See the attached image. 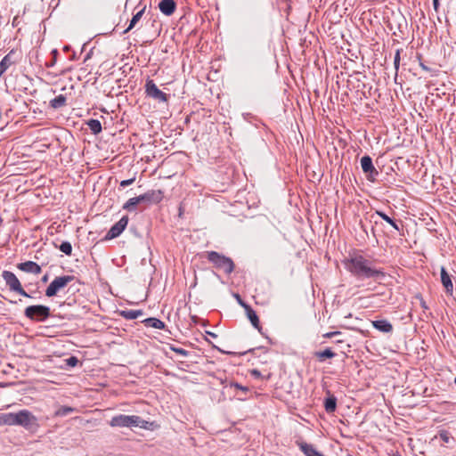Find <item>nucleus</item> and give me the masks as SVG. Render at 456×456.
<instances>
[{
  "mask_svg": "<svg viewBox=\"0 0 456 456\" xmlns=\"http://www.w3.org/2000/svg\"><path fill=\"white\" fill-rule=\"evenodd\" d=\"M16 412L3 413L0 415V426H15Z\"/></svg>",
  "mask_w": 456,
  "mask_h": 456,
  "instance_id": "21",
  "label": "nucleus"
},
{
  "mask_svg": "<svg viewBox=\"0 0 456 456\" xmlns=\"http://www.w3.org/2000/svg\"><path fill=\"white\" fill-rule=\"evenodd\" d=\"M315 357L320 361L323 362L326 359H331L336 356V353L330 348H326L322 351H317L314 353Z\"/></svg>",
  "mask_w": 456,
  "mask_h": 456,
  "instance_id": "24",
  "label": "nucleus"
},
{
  "mask_svg": "<svg viewBox=\"0 0 456 456\" xmlns=\"http://www.w3.org/2000/svg\"><path fill=\"white\" fill-rule=\"evenodd\" d=\"M141 204L137 197H134L129 199L124 205L123 209L128 212H133L136 210V207Z\"/></svg>",
  "mask_w": 456,
  "mask_h": 456,
  "instance_id": "25",
  "label": "nucleus"
},
{
  "mask_svg": "<svg viewBox=\"0 0 456 456\" xmlns=\"http://www.w3.org/2000/svg\"><path fill=\"white\" fill-rule=\"evenodd\" d=\"M372 326L383 333H391L393 331V325L385 319L372 321Z\"/></svg>",
  "mask_w": 456,
  "mask_h": 456,
  "instance_id": "17",
  "label": "nucleus"
},
{
  "mask_svg": "<svg viewBox=\"0 0 456 456\" xmlns=\"http://www.w3.org/2000/svg\"><path fill=\"white\" fill-rule=\"evenodd\" d=\"M128 220L129 219L127 216H122L118 222L110 227V229L106 233L104 240H109L118 237L126 229L128 224Z\"/></svg>",
  "mask_w": 456,
  "mask_h": 456,
  "instance_id": "10",
  "label": "nucleus"
},
{
  "mask_svg": "<svg viewBox=\"0 0 456 456\" xmlns=\"http://www.w3.org/2000/svg\"><path fill=\"white\" fill-rule=\"evenodd\" d=\"M118 315L123 317L126 320H134L138 318L139 316H142L143 314L142 310H134V309H126V310H120L118 312Z\"/></svg>",
  "mask_w": 456,
  "mask_h": 456,
  "instance_id": "18",
  "label": "nucleus"
},
{
  "mask_svg": "<svg viewBox=\"0 0 456 456\" xmlns=\"http://www.w3.org/2000/svg\"><path fill=\"white\" fill-rule=\"evenodd\" d=\"M403 52V49H397L395 51V57H394V67H395V76H397V72H398V69H399V66H400V55H401V53Z\"/></svg>",
  "mask_w": 456,
  "mask_h": 456,
  "instance_id": "30",
  "label": "nucleus"
},
{
  "mask_svg": "<svg viewBox=\"0 0 456 456\" xmlns=\"http://www.w3.org/2000/svg\"><path fill=\"white\" fill-rule=\"evenodd\" d=\"M66 102L67 97L63 94H59L50 101L49 106L54 110H58L64 107L66 105Z\"/></svg>",
  "mask_w": 456,
  "mask_h": 456,
  "instance_id": "22",
  "label": "nucleus"
},
{
  "mask_svg": "<svg viewBox=\"0 0 456 456\" xmlns=\"http://www.w3.org/2000/svg\"><path fill=\"white\" fill-rule=\"evenodd\" d=\"M235 297H236V299H237L238 303H239V304H240V305H241L245 310H246V307H249V306H250L249 305H248L246 302H244V301L241 299V297H240V296L239 294H236V295H235Z\"/></svg>",
  "mask_w": 456,
  "mask_h": 456,
  "instance_id": "38",
  "label": "nucleus"
},
{
  "mask_svg": "<svg viewBox=\"0 0 456 456\" xmlns=\"http://www.w3.org/2000/svg\"><path fill=\"white\" fill-rule=\"evenodd\" d=\"M347 456H352V455H347Z\"/></svg>",
  "mask_w": 456,
  "mask_h": 456,
  "instance_id": "51",
  "label": "nucleus"
},
{
  "mask_svg": "<svg viewBox=\"0 0 456 456\" xmlns=\"http://www.w3.org/2000/svg\"><path fill=\"white\" fill-rule=\"evenodd\" d=\"M135 178L126 179L120 182V186L125 188L128 185H131L134 182Z\"/></svg>",
  "mask_w": 456,
  "mask_h": 456,
  "instance_id": "37",
  "label": "nucleus"
},
{
  "mask_svg": "<svg viewBox=\"0 0 456 456\" xmlns=\"http://www.w3.org/2000/svg\"><path fill=\"white\" fill-rule=\"evenodd\" d=\"M163 197L164 195L161 190H151L143 194L139 195L138 199L141 204L144 203L150 205L159 203Z\"/></svg>",
  "mask_w": 456,
  "mask_h": 456,
  "instance_id": "11",
  "label": "nucleus"
},
{
  "mask_svg": "<svg viewBox=\"0 0 456 456\" xmlns=\"http://www.w3.org/2000/svg\"><path fill=\"white\" fill-rule=\"evenodd\" d=\"M257 349H265V347L264 346H259V347H256V348H252V349L248 350V353H254Z\"/></svg>",
  "mask_w": 456,
  "mask_h": 456,
  "instance_id": "43",
  "label": "nucleus"
},
{
  "mask_svg": "<svg viewBox=\"0 0 456 456\" xmlns=\"http://www.w3.org/2000/svg\"><path fill=\"white\" fill-rule=\"evenodd\" d=\"M324 408L328 413H332L337 409V398L330 395L324 400Z\"/></svg>",
  "mask_w": 456,
  "mask_h": 456,
  "instance_id": "23",
  "label": "nucleus"
},
{
  "mask_svg": "<svg viewBox=\"0 0 456 456\" xmlns=\"http://www.w3.org/2000/svg\"><path fill=\"white\" fill-rule=\"evenodd\" d=\"M416 298L419 300L420 306L424 310L428 309V306L427 305L426 301L424 300L423 297L420 294H417Z\"/></svg>",
  "mask_w": 456,
  "mask_h": 456,
  "instance_id": "36",
  "label": "nucleus"
},
{
  "mask_svg": "<svg viewBox=\"0 0 456 456\" xmlns=\"http://www.w3.org/2000/svg\"><path fill=\"white\" fill-rule=\"evenodd\" d=\"M419 66H420V68H421L423 70H425V71H430V70H431V69H430L429 67L426 66V65L421 61V60H420V59H419Z\"/></svg>",
  "mask_w": 456,
  "mask_h": 456,
  "instance_id": "41",
  "label": "nucleus"
},
{
  "mask_svg": "<svg viewBox=\"0 0 456 456\" xmlns=\"http://www.w3.org/2000/svg\"><path fill=\"white\" fill-rule=\"evenodd\" d=\"M90 58V53L86 54L85 61Z\"/></svg>",
  "mask_w": 456,
  "mask_h": 456,
  "instance_id": "49",
  "label": "nucleus"
},
{
  "mask_svg": "<svg viewBox=\"0 0 456 456\" xmlns=\"http://www.w3.org/2000/svg\"><path fill=\"white\" fill-rule=\"evenodd\" d=\"M86 124L94 134H98L102 132V124L98 119L91 118Z\"/></svg>",
  "mask_w": 456,
  "mask_h": 456,
  "instance_id": "26",
  "label": "nucleus"
},
{
  "mask_svg": "<svg viewBox=\"0 0 456 456\" xmlns=\"http://www.w3.org/2000/svg\"><path fill=\"white\" fill-rule=\"evenodd\" d=\"M183 215V208L182 206L179 207V216H182Z\"/></svg>",
  "mask_w": 456,
  "mask_h": 456,
  "instance_id": "46",
  "label": "nucleus"
},
{
  "mask_svg": "<svg viewBox=\"0 0 456 456\" xmlns=\"http://www.w3.org/2000/svg\"><path fill=\"white\" fill-rule=\"evenodd\" d=\"M75 411V408L73 407H70V406H67V405H63V406H61L55 412H54V416L55 417H65L72 412Z\"/></svg>",
  "mask_w": 456,
  "mask_h": 456,
  "instance_id": "27",
  "label": "nucleus"
},
{
  "mask_svg": "<svg viewBox=\"0 0 456 456\" xmlns=\"http://www.w3.org/2000/svg\"><path fill=\"white\" fill-rule=\"evenodd\" d=\"M146 327H151L159 330H164L166 328V324L161 320L155 317H149L142 321Z\"/></svg>",
  "mask_w": 456,
  "mask_h": 456,
  "instance_id": "20",
  "label": "nucleus"
},
{
  "mask_svg": "<svg viewBox=\"0 0 456 456\" xmlns=\"http://www.w3.org/2000/svg\"><path fill=\"white\" fill-rule=\"evenodd\" d=\"M2 278L5 281L6 285L9 287L11 291H14L19 295L32 298V296L29 295L21 286L20 280L17 276L11 271H4L2 273Z\"/></svg>",
  "mask_w": 456,
  "mask_h": 456,
  "instance_id": "6",
  "label": "nucleus"
},
{
  "mask_svg": "<svg viewBox=\"0 0 456 456\" xmlns=\"http://www.w3.org/2000/svg\"><path fill=\"white\" fill-rule=\"evenodd\" d=\"M75 279L73 275L58 276L49 284L45 289V296L53 297L63 289L70 281Z\"/></svg>",
  "mask_w": 456,
  "mask_h": 456,
  "instance_id": "7",
  "label": "nucleus"
},
{
  "mask_svg": "<svg viewBox=\"0 0 456 456\" xmlns=\"http://www.w3.org/2000/svg\"><path fill=\"white\" fill-rule=\"evenodd\" d=\"M361 167L366 178L370 182H375L379 175V171L373 165L372 159L369 155H364L361 159Z\"/></svg>",
  "mask_w": 456,
  "mask_h": 456,
  "instance_id": "9",
  "label": "nucleus"
},
{
  "mask_svg": "<svg viewBox=\"0 0 456 456\" xmlns=\"http://www.w3.org/2000/svg\"><path fill=\"white\" fill-rule=\"evenodd\" d=\"M48 281V274H45L42 277V281L46 282Z\"/></svg>",
  "mask_w": 456,
  "mask_h": 456,
  "instance_id": "45",
  "label": "nucleus"
},
{
  "mask_svg": "<svg viewBox=\"0 0 456 456\" xmlns=\"http://www.w3.org/2000/svg\"><path fill=\"white\" fill-rule=\"evenodd\" d=\"M398 30H399L400 33H403V31H402V24L401 23L398 24Z\"/></svg>",
  "mask_w": 456,
  "mask_h": 456,
  "instance_id": "48",
  "label": "nucleus"
},
{
  "mask_svg": "<svg viewBox=\"0 0 456 456\" xmlns=\"http://www.w3.org/2000/svg\"><path fill=\"white\" fill-rule=\"evenodd\" d=\"M230 387H234L236 389H239V390H240V391H242L244 393H247L248 391V387H244V386H242V385H240V384H239L237 382H233V381L230 383Z\"/></svg>",
  "mask_w": 456,
  "mask_h": 456,
  "instance_id": "35",
  "label": "nucleus"
},
{
  "mask_svg": "<svg viewBox=\"0 0 456 456\" xmlns=\"http://www.w3.org/2000/svg\"><path fill=\"white\" fill-rule=\"evenodd\" d=\"M145 94L147 97L152 98L159 102H167L169 95L158 88L152 79H148L145 83Z\"/></svg>",
  "mask_w": 456,
  "mask_h": 456,
  "instance_id": "8",
  "label": "nucleus"
},
{
  "mask_svg": "<svg viewBox=\"0 0 456 456\" xmlns=\"http://www.w3.org/2000/svg\"><path fill=\"white\" fill-rule=\"evenodd\" d=\"M441 282L444 287L446 293L452 294L453 285L451 275L447 273L444 266L441 267Z\"/></svg>",
  "mask_w": 456,
  "mask_h": 456,
  "instance_id": "15",
  "label": "nucleus"
},
{
  "mask_svg": "<svg viewBox=\"0 0 456 456\" xmlns=\"http://www.w3.org/2000/svg\"><path fill=\"white\" fill-rule=\"evenodd\" d=\"M159 11L166 16L172 15L176 9L175 0H161L159 4Z\"/></svg>",
  "mask_w": 456,
  "mask_h": 456,
  "instance_id": "14",
  "label": "nucleus"
},
{
  "mask_svg": "<svg viewBox=\"0 0 456 456\" xmlns=\"http://www.w3.org/2000/svg\"><path fill=\"white\" fill-rule=\"evenodd\" d=\"M346 269L357 280L372 279L373 281H381L387 274L382 268H377L373 261L366 258L361 254L350 256L344 261Z\"/></svg>",
  "mask_w": 456,
  "mask_h": 456,
  "instance_id": "1",
  "label": "nucleus"
},
{
  "mask_svg": "<svg viewBox=\"0 0 456 456\" xmlns=\"http://www.w3.org/2000/svg\"><path fill=\"white\" fill-rule=\"evenodd\" d=\"M454 383H455V385H456V376H455V379H454Z\"/></svg>",
  "mask_w": 456,
  "mask_h": 456,
  "instance_id": "50",
  "label": "nucleus"
},
{
  "mask_svg": "<svg viewBox=\"0 0 456 456\" xmlns=\"http://www.w3.org/2000/svg\"><path fill=\"white\" fill-rule=\"evenodd\" d=\"M340 334V331H330V332H328V333H325L323 335L324 338H331L337 335H339Z\"/></svg>",
  "mask_w": 456,
  "mask_h": 456,
  "instance_id": "39",
  "label": "nucleus"
},
{
  "mask_svg": "<svg viewBox=\"0 0 456 456\" xmlns=\"http://www.w3.org/2000/svg\"><path fill=\"white\" fill-rule=\"evenodd\" d=\"M66 364L69 367H76L77 363L79 362L77 357L76 356H70L68 359L65 360Z\"/></svg>",
  "mask_w": 456,
  "mask_h": 456,
  "instance_id": "34",
  "label": "nucleus"
},
{
  "mask_svg": "<svg viewBox=\"0 0 456 456\" xmlns=\"http://www.w3.org/2000/svg\"><path fill=\"white\" fill-rule=\"evenodd\" d=\"M433 6L436 12L439 9V0H433Z\"/></svg>",
  "mask_w": 456,
  "mask_h": 456,
  "instance_id": "42",
  "label": "nucleus"
},
{
  "mask_svg": "<svg viewBox=\"0 0 456 456\" xmlns=\"http://www.w3.org/2000/svg\"><path fill=\"white\" fill-rule=\"evenodd\" d=\"M17 267L25 273L39 274L42 272L41 266L33 261H26L17 265Z\"/></svg>",
  "mask_w": 456,
  "mask_h": 456,
  "instance_id": "13",
  "label": "nucleus"
},
{
  "mask_svg": "<svg viewBox=\"0 0 456 456\" xmlns=\"http://www.w3.org/2000/svg\"><path fill=\"white\" fill-rule=\"evenodd\" d=\"M24 315L30 321L43 322L51 316V310L45 305H33L26 307Z\"/></svg>",
  "mask_w": 456,
  "mask_h": 456,
  "instance_id": "5",
  "label": "nucleus"
},
{
  "mask_svg": "<svg viewBox=\"0 0 456 456\" xmlns=\"http://www.w3.org/2000/svg\"><path fill=\"white\" fill-rule=\"evenodd\" d=\"M58 248L64 253L67 256H71L72 254V246L69 241H62L59 246Z\"/></svg>",
  "mask_w": 456,
  "mask_h": 456,
  "instance_id": "29",
  "label": "nucleus"
},
{
  "mask_svg": "<svg viewBox=\"0 0 456 456\" xmlns=\"http://www.w3.org/2000/svg\"><path fill=\"white\" fill-rule=\"evenodd\" d=\"M170 349L178 354H181L183 356H188L189 355V352L183 348H181V347H176V346H170Z\"/></svg>",
  "mask_w": 456,
  "mask_h": 456,
  "instance_id": "32",
  "label": "nucleus"
},
{
  "mask_svg": "<svg viewBox=\"0 0 456 456\" xmlns=\"http://www.w3.org/2000/svg\"><path fill=\"white\" fill-rule=\"evenodd\" d=\"M16 51L11 50L0 61V77L5 73V71L13 64L17 62L15 59Z\"/></svg>",
  "mask_w": 456,
  "mask_h": 456,
  "instance_id": "12",
  "label": "nucleus"
},
{
  "mask_svg": "<svg viewBox=\"0 0 456 456\" xmlns=\"http://www.w3.org/2000/svg\"><path fill=\"white\" fill-rule=\"evenodd\" d=\"M51 54L53 56L52 61L49 63L45 64L46 67H48V68L54 66V64L56 63L57 56L59 54L58 50L57 49L52 50Z\"/></svg>",
  "mask_w": 456,
  "mask_h": 456,
  "instance_id": "33",
  "label": "nucleus"
},
{
  "mask_svg": "<svg viewBox=\"0 0 456 456\" xmlns=\"http://www.w3.org/2000/svg\"><path fill=\"white\" fill-rule=\"evenodd\" d=\"M207 259L217 269H223L226 274H231L234 271V263L231 257H228L216 251H208Z\"/></svg>",
  "mask_w": 456,
  "mask_h": 456,
  "instance_id": "4",
  "label": "nucleus"
},
{
  "mask_svg": "<svg viewBox=\"0 0 456 456\" xmlns=\"http://www.w3.org/2000/svg\"><path fill=\"white\" fill-rule=\"evenodd\" d=\"M206 333H207L208 336L212 337V338H216V337H217V335H216V334H215L214 332H211V331H207Z\"/></svg>",
  "mask_w": 456,
  "mask_h": 456,
  "instance_id": "44",
  "label": "nucleus"
},
{
  "mask_svg": "<svg viewBox=\"0 0 456 456\" xmlns=\"http://www.w3.org/2000/svg\"><path fill=\"white\" fill-rule=\"evenodd\" d=\"M113 428H141L147 430H153L154 422L142 419L137 415L118 414L111 418L109 422Z\"/></svg>",
  "mask_w": 456,
  "mask_h": 456,
  "instance_id": "2",
  "label": "nucleus"
},
{
  "mask_svg": "<svg viewBox=\"0 0 456 456\" xmlns=\"http://www.w3.org/2000/svg\"><path fill=\"white\" fill-rule=\"evenodd\" d=\"M145 10L146 5L144 4L141 10H139L135 14L133 15L132 19L130 20L128 27L123 31V34L129 32L135 27L137 22L142 19Z\"/></svg>",
  "mask_w": 456,
  "mask_h": 456,
  "instance_id": "19",
  "label": "nucleus"
},
{
  "mask_svg": "<svg viewBox=\"0 0 456 456\" xmlns=\"http://www.w3.org/2000/svg\"><path fill=\"white\" fill-rule=\"evenodd\" d=\"M439 436L444 443H449L452 438L450 433L447 430H440Z\"/></svg>",
  "mask_w": 456,
  "mask_h": 456,
  "instance_id": "31",
  "label": "nucleus"
},
{
  "mask_svg": "<svg viewBox=\"0 0 456 456\" xmlns=\"http://www.w3.org/2000/svg\"><path fill=\"white\" fill-rule=\"evenodd\" d=\"M247 316L248 320L250 321L252 326L256 328L262 335H265L262 331V327L260 326L259 318L256 313V311L253 310L251 306L246 307L245 310Z\"/></svg>",
  "mask_w": 456,
  "mask_h": 456,
  "instance_id": "16",
  "label": "nucleus"
},
{
  "mask_svg": "<svg viewBox=\"0 0 456 456\" xmlns=\"http://www.w3.org/2000/svg\"><path fill=\"white\" fill-rule=\"evenodd\" d=\"M69 49H70V46H69V45H66V46H64V47H63V50H64L65 52L69 51Z\"/></svg>",
  "mask_w": 456,
  "mask_h": 456,
  "instance_id": "47",
  "label": "nucleus"
},
{
  "mask_svg": "<svg viewBox=\"0 0 456 456\" xmlns=\"http://www.w3.org/2000/svg\"><path fill=\"white\" fill-rule=\"evenodd\" d=\"M376 215L380 216L384 221H386L387 224H389L395 230L399 231V226L396 224V222L389 217L386 213L382 211H376Z\"/></svg>",
  "mask_w": 456,
  "mask_h": 456,
  "instance_id": "28",
  "label": "nucleus"
},
{
  "mask_svg": "<svg viewBox=\"0 0 456 456\" xmlns=\"http://www.w3.org/2000/svg\"><path fill=\"white\" fill-rule=\"evenodd\" d=\"M15 426L22 427L30 433H36L40 427L37 417L28 410L16 412Z\"/></svg>",
  "mask_w": 456,
  "mask_h": 456,
  "instance_id": "3",
  "label": "nucleus"
},
{
  "mask_svg": "<svg viewBox=\"0 0 456 456\" xmlns=\"http://www.w3.org/2000/svg\"><path fill=\"white\" fill-rule=\"evenodd\" d=\"M250 373H251V375H252L253 377H255V378H261V377H262L261 372H260L258 370H256V369L252 370L250 371Z\"/></svg>",
  "mask_w": 456,
  "mask_h": 456,
  "instance_id": "40",
  "label": "nucleus"
}]
</instances>
